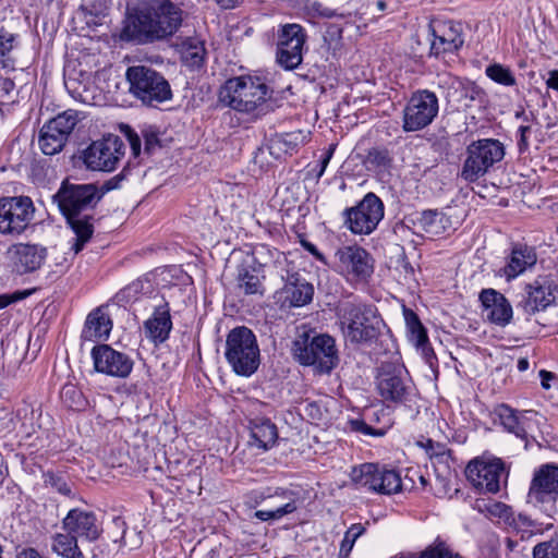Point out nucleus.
Here are the masks:
<instances>
[{
    "label": "nucleus",
    "instance_id": "obj_1",
    "mask_svg": "<svg viewBox=\"0 0 558 558\" xmlns=\"http://www.w3.org/2000/svg\"><path fill=\"white\" fill-rule=\"evenodd\" d=\"M183 10L171 0H147L128 9L120 38L140 45L172 36L182 25Z\"/></svg>",
    "mask_w": 558,
    "mask_h": 558
},
{
    "label": "nucleus",
    "instance_id": "obj_2",
    "mask_svg": "<svg viewBox=\"0 0 558 558\" xmlns=\"http://www.w3.org/2000/svg\"><path fill=\"white\" fill-rule=\"evenodd\" d=\"M105 195L93 183H71L63 181L53 196L61 214L75 234L72 250L80 253L94 233L93 210Z\"/></svg>",
    "mask_w": 558,
    "mask_h": 558
},
{
    "label": "nucleus",
    "instance_id": "obj_3",
    "mask_svg": "<svg viewBox=\"0 0 558 558\" xmlns=\"http://www.w3.org/2000/svg\"><path fill=\"white\" fill-rule=\"evenodd\" d=\"M271 90L259 76L241 75L226 81L220 90V100L231 109L255 118L269 111Z\"/></svg>",
    "mask_w": 558,
    "mask_h": 558
},
{
    "label": "nucleus",
    "instance_id": "obj_4",
    "mask_svg": "<svg viewBox=\"0 0 558 558\" xmlns=\"http://www.w3.org/2000/svg\"><path fill=\"white\" fill-rule=\"evenodd\" d=\"M344 338L351 343H366L377 338L383 325L373 305L349 302L339 310Z\"/></svg>",
    "mask_w": 558,
    "mask_h": 558
},
{
    "label": "nucleus",
    "instance_id": "obj_5",
    "mask_svg": "<svg viewBox=\"0 0 558 558\" xmlns=\"http://www.w3.org/2000/svg\"><path fill=\"white\" fill-rule=\"evenodd\" d=\"M225 357L236 375H253L260 364L259 347L254 332L245 326L231 329L226 339Z\"/></svg>",
    "mask_w": 558,
    "mask_h": 558
},
{
    "label": "nucleus",
    "instance_id": "obj_6",
    "mask_svg": "<svg viewBox=\"0 0 558 558\" xmlns=\"http://www.w3.org/2000/svg\"><path fill=\"white\" fill-rule=\"evenodd\" d=\"M293 356L300 364L313 366L320 374L330 373L338 364L335 339L328 335H300L293 342Z\"/></svg>",
    "mask_w": 558,
    "mask_h": 558
},
{
    "label": "nucleus",
    "instance_id": "obj_7",
    "mask_svg": "<svg viewBox=\"0 0 558 558\" xmlns=\"http://www.w3.org/2000/svg\"><path fill=\"white\" fill-rule=\"evenodd\" d=\"M505 154V146L498 140L482 138L472 142L466 147V158L461 169V178L470 183L476 182L496 163L500 162Z\"/></svg>",
    "mask_w": 558,
    "mask_h": 558
},
{
    "label": "nucleus",
    "instance_id": "obj_8",
    "mask_svg": "<svg viewBox=\"0 0 558 558\" xmlns=\"http://www.w3.org/2000/svg\"><path fill=\"white\" fill-rule=\"evenodd\" d=\"M130 93L144 105L163 102L172 97L170 84L162 74L146 65H133L126 70Z\"/></svg>",
    "mask_w": 558,
    "mask_h": 558
},
{
    "label": "nucleus",
    "instance_id": "obj_9",
    "mask_svg": "<svg viewBox=\"0 0 558 558\" xmlns=\"http://www.w3.org/2000/svg\"><path fill=\"white\" fill-rule=\"evenodd\" d=\"M376 389L385 402L405 404L415 396V387L408 371L393 363H383L376 375Z\"/></svg>",
    "mask_w": 558,
    "mask_h": 558
},
{
    "label": "nucleus",
    "instance_id": "obj_10",
    "mask_svg": "<svg viewBox=\"0 0 558 558\" xmlns=\"http://www.w3.org/2000/svg\"><path fill=\"white\" fill-rule=\"evenodd\" d=\"M384 215L383 201L369 192L355 206L343 210V225L353 234L368 235L377 229Z\"/></svg>",
    "mask_w": 558,
    "mask_h": 558
},
{
    "label": "nucleus",
    "instance_id": "obj_11",
    "mask_svg": "<svg viewBox=\"0 0 558 558\" xmlns=\"http://www.w3.org/2000/svg\"><path fill=\"white\" fill-rule=\"evenodd\" d=\"M351 480L357 487L371 493L392 495L402 490L399 472L375 463H364L353 468Z\"/></svg>",
    "mask_w": 558,
    "mask_h": 558
},
{
    "label": "nucleus",
    "instance_id": "obj_12",
    "mask_svg": "<svg viewBox=\"0 0 558 558\" xmlns=\"http://www.w3.org/2000/svg\"><path fill=\"white\" fill-rule=\"evenodd\" d=\"M335 267L348 281L365 283L374 272V258L359 245H348L335 253Z\"/></svg>",
    "mask_w": 558,
    "mask_h": 558
},
{
    "label": "nucleus",
    "instance_id": "obj_13",
    "mask_svg": "<svg viewBox=\"0 0 558 558\" xmlns=\"http://www.w3.org/2000/svg\"><path fill=\"white\" fill-rule=\"evenodd\" d=\"M35 214L33 201L28 196L0 198V233L20 235L31 225Z\"/></svg>",
    "mask_w": 558,
    "mask_h": 558
},
{
    "label": "nucleus",
    "instance_id": "obj_14",
    "mask_svg": "<svg viewBox=\"0 0 558 558\" xmlns=\"http://www.w3.org/2000/svg\"><path fill=\"white\" fill-rule=\"evenodd\" d=\"M437 85L444 89L447 101L457 110H466L474 104L482 105L486 100V93L474 82L448 72L437 75Z\"/></svg>",
    "mask_w": 558,
    "mask_h": 558
},
{
    "label": "nucleus",
    "instance_id": "obj_15",
    "mask_svg": "<svg viewBox=\"0 0 558 558\" xmlns=\"http://www.w3.org/2000/svg\"><path fill=\"white\" fill-rule=\"evenodd\" d=\"M438 98L435 93L420 89L412 94L403 109V130L415 132L428 126L437 117Z\"/></svg>",
    "mask_w": 558,
    "mask_h": 558
},
{
    "label": "nucleus",
    "instance_id": "obj_16",
    "mask_svg": "<svg viewBox=\"0 0 558 558\" xmlns=\"http://www.w3.org/2000/svg\"><path fill=\"white\" fill-rule=\"evenodd\" d=\"M125 145L114 134L93 142L84 151L86 167L94 171H113L124 156Z\"/></svg>",
    "mask_w": 558,
    "mask_h": 558
},
{
    "label": "nucleus",
    "instance_id": "obj_17",
    "mask_svg": "<svg viewBox=\"0 0 558 558\" xmlns=\"http://www.w3.org/2000/svg\"><path fill=\"white\" fill-rule=\"evenodd\" d=\"M558 284L551 275H538L524 287V294L518 302L517 308L532 316L556 303Z\"/></svg>",
    "mask_w": 558,
    "mask_h": 558
},
{
    "label": "nucleus",
    "instance_id": "obj_18",
    "mask_svg": "<svg viewBox=\"0 0 558 558\" xmlns=\"http://www.w3.org/2000/svg\"><path fill=\"white\" fill-rule=\"evenodd\" d=\"M5 259L11 271L23 276L37 271L45 264L47 247L37 243H14L5 251Z\"/></svg>",
    "mask_w": 558,
    "mask_h": 558
},
{
    "label": "nucleus",
    "instance_id": "obj_19",
    "mask_svg": "<svg viewBox=\"0 0 558 558\" xmlns=\"http://www.w3.org/2000/svg\"><path fill=\"white\" fill-rule=\"evenodd\" d=\"M306 35L299 24L282 27L277 47V62L286 70L296 69L303 60Z\"/></svg>",
    "mask_w": 558,
    "mask_h": 558
},
{
    "label": "nucleus",
    "instance_id": "obj_20",
    "mask_svg": "<svg viewBox=\"0 0 558 558\" xmlns=\"http://www.w3.org/2000/svg\"><path fill=\"white\" fill-rule=\"evenodd\" d=\"M90 355L98 373L126 378L133 369V360L126 353L117 351L109 344L95 345Z\"/></svg>",
    "mask_w": 558,
    "mask_h": 558
},
{
    "label": "nucleus",
    "instance_id": "obj_21",
    "mask_svg": "<svg viewBox=\"0 0 558 558\" xmlns=\"http://www.w3.org/2000/svg\"><path fill=\"white\" fill-rule=\"evenodd\" d=\"M469 481L478 489L487 493H497L500 481L506 476L505 464L500 459L471 461L465 470Z\"/></svg>",
    "mask_w": 558,
    "mask_h": 558
},
{
    "label": "nucleus",
    "instance_id": "obj_22",
    "mask_svg": "<svg viewBox=\"0 0 558 558\" xmlns=\"http://www.w3.org/2000/svg\"><path fill=\"white\" fill-rule=\"evenodd\" d=\"M558 499V466L545 464L534 472L527 501L534 506L553 505Z\"/></svg>",
    "mask_w": 558,
    "mask_h": 558
},
{
    "label": "nucleus",
    "instance_id": "obj_23",
    "mask_svg": "<svg viewBox=\"0 0 558 558\" xmlns=\"http://www.w3.org/2000/svg\"><path fill=\"white\" fill-rule=\"evenodd\" d=\"M62 527L65 532L73 534L76 538H83L88 542L97 541L102 526L93 511H86L80 508L71 509L62 520Z\"/></svg>",
    "mask_w": 558,
    "mask_h": 558
},
{
    "label": "nucleus",
    "instance_id": "obj_24",
    "mask_svg": "<svg viewBox=\"0 0 558 558\" xmlns=\"http://www.w3.org/2000/svg\"><path fill=\"white\" fill-rule=\"evenodd\" d=\"M433 40L430 54L438 57L442 53L458 51L464 44L461 23L453 21L438 22L430 26Z\"/></svg>",
    "mask_w": 558,
    "mask_h": 558
},
{
    "label": "nucleus",
    "instance_id": "obj_25",
    "mask_svg": "<svg viewBox=\"0 0 558 558\" xmlns=\"http://www.w3.org/2000/svg\"><path fill=\"white\" fill-rule=\"evenodd\" d=\"M537 262V254L534 247L522 243L512 245L502 274L507 280H512L524 271L531 269Z\"/></svg>",
    "mask_w": 558,
    "mask_h": 558
},
{
    "label": "nucleus",
    "instance_id": "obj_26",
    "mask_svg": "<svg viewBox=\"0 0 558 558\" xmlns=\"http://www.w3.org/2000/svg\"><path fill=\"white\" fill-rule=\"evenodd\" d=\"M264 276L254 260L245 259L236 267L235 290L243 295H264Z\"/></svg>",
    "mask_w": 558,
    "mask_h": 558
},
{
    "label": "nucleus",
    "instance_id": "obj_27",
    "mask_svg": "<svg viewBox=\"0 0 558 558\" xmlns=\"http://www.w3.org/2000/svg\"><path fill=\"white\" fill-rule=\"evenodd\" d=\"M482 305L488 311V319L498 325L506 326L512 318V306L504 294L494 289H484L480 293Z\"/></svg>",
    "mask_w": 558,
    "mask_h": 558
},
{
    "label": "nucleus",
    "instance_id": "obj_28",
    "mask_svg": "<svg viewBox=\"0 0 558 558\" xmlns=\"http://www.w3.org/2000/svg\"><path fill=\"white\" fill-rule=\"evenodd\" d=\"M171 329L170 306L167 302H162L155 306L153 315L145 320V335L153 343L160 344L169 338Z\"/></svg>",
    "mask_w": 558,
    "mask_h": 558
},
{
    "label": "nucleus",
    "instance_id": "obj_29",
    "mask_svg": "<svg viewBox=\"0 0 558 558\" xmlns=\"http://www.w3.org/2000/svg\"><path fill=\"white\" fill-rule=\"evenodd\" d=\"M494 414L507 432L527 441L529 429L532 425L526 415L527 412H518L508 404L501 403L494 409Z\"/></svg>",
    "mask_w": 558,
    "mask_h": 558
},
{
    "label": "nucleus",
    "instance_id": "obj_30",
    "mask_svg": "<svg viewBox=\"0 0 558 558\" xmlns=\"http://www.w3.org/2000/svg\"><path fill=\"white\" fill-rule=\"evenodd\" d=\"M112 329L109 315L100 307L92 311L85 320L82 339L85 341L106 340Z\"/></svg>",
    "mask_w": 558,
    "mask_h": 558
},
{
    "label": "nucleus",
    "instance_id": "obj_31",
    "mask_svg": "<svg viewBox=\"0 0 558 558\" xmlns=\"http://www.w3.org/2000/svg\"><path fill=\"white\" fill-rule=\"evenodd\" d=\"M123 134L126 137L132 155L138 157L141 155L142 138L144 140V153L153 155L156 149L160 148V140L158 131L153 126H147L142 130V137L129 125L122 128Z\"/></svg>",
    "mask_w": 558,
    "mask_h": 558
},
{
    "label": "nucleus",
    "instance_id": "obj_32",
    "mask_svg": "<svg viewBox=\"0 0 558 558\" xmlns=\"http://www.w3.org/2000/svg\"><path fill=\"white\" fill-rule=\"evenodd\" d=\"M414 226L429 235H441L452 229V221L447 214L437 209H426L413 220Z\"/></svg>",
    "mask_w": 558,
    "mask_h": 558
},
{
    "label": "nucleus",
    "instance_id": "obj_33",
    "mask_svg": "<svg viewBox=\"0 0 558 558\" xmlns=\"http://www.w3.org/2000/svg\"><path fill=\"white\" fill-rule=\"evenodd\" d=\"M284 302L291 307H301L312 302L314 288L296 275H291L283 287Z\"/></svg>",
    "mask_w": 558,
    "mask_h": 558
},
{
    "label": "nucleus",
    "instance_id": "obj_34",
    "mask_svg": "<svg viewBox=\"0 0 558 558\" xmlns=\"http://www.w3.org/2000/svg\"><path fill=\"white\" fill-rule=\"evenodd\" d=\"M251 445L259 449L271 448L278 439L277 426L269 418L251 421Z\"/></svg>",
    "mask_w": 558,
    "mask_h": 558
},
{
    "label": "nucleus",
    "instance_id": "obj_35",
    "mask_svg": "<svg viewBox=\"0 0 558 558\" xmlns=\"http://www.w3.org/2000/svg\"><path fill=\"white\" fill-rule=\"evenodd\" d=\"M206 57L205 44L197 37H189L181 45V58L185 65L199 68Z\"/></svg>",
    "mask_w": 558,
    "mask_h": 558
},
{
    "label": "nucleus",
    "instance_id": "obj_36",
    "mask_svg": "<svg viewBox=\"0 0 558 558\" xmlns=\"http://www.w3.org/2000/svg\"><path fill=\"white\" fill-rule=\"evenodd\" d=\"M52 551L63 558H86L77 545V538L71 533H57L52 537Z\"/></svg>",
    "mask_w": 558,
    "mask_h": 558
},
{
    "label": "nucleus",
    "instance_id": "obj_37",
    "mask_svg": "<svg viewBox=\"0 0 558 558\" xmlns=\"http://www.w3.org/2000/svg\"><path fill=\"white\" fill-rule=\"evenodd\" d=\"M68 138L62 135V132L51 131L44 124L40 129L38 136V145L45 155H56L62 150Z\"/></svg>",
    "mask_w": 558,
    "mask_h": 558
},
{
    "label": "nucleus",
    "instance_id": "obj_38",
    "mask_svg": "<svg viewBox=\"0 0 558 558\" xmlns=\"http://www.w3.org/2000/svg\"><path fill=\"white\" fill-rule=\"evenodd\" d=\"M78 121V112L76 110L69 109L50 119L45 124H47L48 130L62 132V135L69 138V135L72 133Z\"/></svg>",
    "mask_w": 558,
    "mask_h": 558
},
{
    "label": "nucleus",
    "instance_id": "obj_39",
    "mask_svg": "<svg viewBox=\"0 0 558 558\" xmlns=\"http://www.w3.org/2000/svg\"><path fill=\"white\" fill-rule=\"evenodd\" d=\"M403 315L410 335V340L414 342L415 345L427 342V332L418 316L412 310L405 307L403 308Z\"/></svg>",
    "mask_w": 558,
    "mask_h": 558
},
{
    "label": "nucleus",
    "instance_id": "obj_40",
    "mask_svg": "<svg viewBox=\"0 0 558 558\" xmlns=\"http://www.w3.org/2000/svg\"><path fill=\"white\" fill-rule=\"evenodd\" d=\"M60 398L66 408L75 411L84 410L88 403L83 392L73 384H66L62 387Z\"/></svg>",
    "mask_w": 558,
    "mask_h": 558
},
{
    "label": "nucleus",
    "instance_id": "obj_41",
    "mask_svg": "<svg viewBox=\"0 0 558 558\" xmlns=\"http://www.w3.org/2000/svg\"><path fill=\"white\" fill-rule=\"evenodd\" d=\"M485 74L495 83L504 86H513L517 83L515 76L511 70L500 63L488 65L485 70Z\"/></svg>",
    "mask_w": 558,
    "mask_h": 558
},
{
    "label": "nucleus",
    "instance_id": "obj_42",
    "mask_svg": "<svg viewBox=\"0 0 558 558\" xmlns=\"http://www.w3.org/2000/svg\"><path fill=\"white\" fill-rule=\"evenodd\" d=\"M507 526L522 533V537H524L525 534L531 535L539 531L538 524L529 515L523 513H514L513 510Z\"/></svg>",
    "mask_w": 558,
    "mask_h": 558
},
{
    "label": "nucleus",
    "instance_id": "obj_43",
    "mask_svg": "<svg viewBox=\"0 0 558 558\" xmlns=\"http://www.w3.org/2000/svg\"><path fill=\"white\" fill-rule=\"evenodd\" d=\"M366 531V527L361 523L352 524L344 533L343 539L340 544L339 556L341 558H348L353 546L359 537H361Z\"/></svg>",
    "mask_w": 558,
    "mask_h": 558
},
{
    "label": "nucleus",
    "instance_id": "obj_44",
    "mask_svg": "<svg viewBox=\"0 0 558 558\" xmlns=\"http://www.w3.org/2000/svg\"><path fill=\"white\" fill-rule=\"evenodd\" d=\"M296 510V505L294 501H290L284 504L283 506H279L275 509L270 510H257L255 512V518L260 521H275L279 520L286 514H290Z\"/></svg>",
    "mask_w": 558,
    "mask_h": 558
},
{
    "label": "nucleus",
    "instance_id": "obj_45",
    "mask_svg": "<svg viewBox=\"0 0 558 558\" xmlns=\"http://www.w3.org/2000/svg\"><path fill=\"white\" fill-rule=\"evenodd\" d=\"M310 133L301 130L283 133L279 136V142L286 146V151L294 150L300 145H304L308 141Z\"/></svg>",
    "mask_w": 558,
    "mask_h": 558
},
{
    "label": "nucleus",
    "instance_id": "obj_46",
    "mask_svg": "<svg viewBox=\"0 0 558 558\" xmlns=\"http://www.w3.org/2000/svg\"><path fill=\"white\" fill-rule=\"evenodd\" d=\"M532 554L533 558H558V538L538 543Z\"/></svg>",
    "mask_w": 558,
    "mask_h": 558
},
{
    "label": "nucleus",
    "instance_id": "obj_47",
    "mask_svg": "<svg viewBox=\"0 0 558 558\" xmlns=\"http://www.w3.org/2000/svg\"><path fill=\"white\" fill-rule=\"evenodd\" d=\"M485 508L490 517L497 518L506 525L512 515V508L498 501L485 504Z\"/></svg>",
    "mask_w": 558,
    "mask_h": 558
},
{
    "label": "nucleus",
    "instance_id": "obj_48",
    "mask_svg": "<svg viewBox=\"0 0 558 558\" xmlns=\"http://www.w3.org/2000/svg\"><path fill=\"white\" fill-rule=\"evenodd\" d=\"M109 0H93L81 4L80 9L94 17L105 16L109 9Z\"/></svg>",
    "mask_w": 558,
    "mask_h": 558
},
{
    "label": "nucleus",
    "instance_id": "obj_49",
    "mask_svg": "<svg viewBox=\"0 0 558 558\" xmlns=\"http://www.w3.org/2000/svg\"><path fill=\"white\" fill-rule=\"evenodd\" d=\"M368 161L369 163L376 167H388L391 162V158L389 156L388 150L386 149H373L368 153Z\"/></svg>",
    "mask_w": 558,
    "mask_h": 558
},
{
    "label": "nucleus",
    "instance_id": "obj_50",
    "mask_svg": "<svg viewBox=\"0 0 558 558\" xmlns=\"http://www.w3.org/2000/svg\"><path fill=\"white\" fill-rule=\"evenodd\" d=\"M46 483L50 485L54 490L58 493L64 495V496H71L72 495V488L71 486L60 476H57L54 474H48L46 478Z\"/></svg>",
    "mask_w": 558,
    "mask_h": 558
},
{
    "label": "nucleus",
    "instance_id": "obj_51",
    "mask_svg": "<svg viewBox=\"0 0 558 558\" xmlns=\"http://www.w3.org/2000/svg\"><path fill=\"white\" fill-rule=\"evenodd\" d=\"M32 291L23 290L15 291L13 293L0 294V310L9 306L10 304L16 303L29 296Z\"/></svg>",
    "mask_w": 558,
    "mask_h": 558
},
{
    "label": "nucleus",
    "instance_id": "obj_52",
    "mask_svg": "<svg viewBox=\"0 0 558 558\" xmlns=\"http://www.w3.org/2000/svg\"><path fill=\"white\" fill-rule=\"evenodd\" d=\"M14 40V35L0 28V58L4 57L13 49Z\"/></svg>",
    "mask_w": 558,
    "mask_h": 558
},
{
    "label": "nucleus",
    "instance_id": "obj_53",
    "mask_svg": "<svg viewBox=\"0 0 558 558\" xmlns=\"http://www.w3.org/2000/svg\"><path fill=\"white\" fill-rule=\"evenodd\" d=\"M531 131V126L529 125H521L518 129V133L520 135V140L518 142V148L520 153H524L529 148V142H527V134Z\"/></svg>",
    "mask_w": 558,
    "mask_h": 558
},
{
    "label": "nucleus",
    "instance_id": "obj_54",
    "mask_svg": "<svg viewBox=\"0 0 558 558\" xmlns=\"http://www.w3.org/2000/svg\"><path fill=\"white\" fill-rule=\"evenodd\" d=\"M422 350V354L424 356L425 362L433 368L437 359L434 353V350L430 348L428 341L424 344L415 345Z\"/></svg>",
    "mask_w": 558,
    "mask_h": 558
},
{
    "label": "nucleus",
    "instance_id": "obj_55",
    "mask_svg": "<svg viewBox=\"0 0 558 558\" xmlns=\"http://www.w3.org/2000/svg\"><path fill=\"white\" fill-rule=\"evenodd\" d=\"M335 149H336V145L331 144L328 147V149L325 151L324 156L322 157V159L319 161V170L317 172V178H320L324 174L330 159L332 158Z\"/></svg>",
    "mask_w": 558,
    "mask_h": 558
},
{
    "label": "nucleus",
    "instance_id": "obj_56",
    "mask_svg": "<svg viewBox=\"0 0 558 558\" xmlns=\"http://www.w3.org/2000/svg\"><path fill=\"white\" fill-rule=\"evenodd\" d=\"M351 427L355 432H360V433H363L365 435H373V427L367 425L362 420H353V421H351Z\"/></svg>",
    "mask_w": 558,
    "mask_h": 558
},
{
    "label": "nucleus",
    "instance_id": "obj_57",
    "mask_svg": "<svg viewBox=\"0 0 558 558\" xmlns=\"http://www.w3.org/2000/svg\"><path fill=\"white\" fill-rule=\"evenodd\" d=\"M546 87L558 93V70H550L545 81Z\"/></svg>",
    "mask_w": 558,
    "mask_h": 558
},
{
    "label": "nucleus",
    "instance_id": "obj_58",
    "mask_svg": "<svg viewBox=\"0 0 558 558\" xmlns=\"http://www.w3.org/2000/svg\"><path fill=\"white\" fill-rule=\"evenodd\" d=\"M15 558H46L37 549L27 547L17 551Z\"/></svg>",
    "mask_w": 558,
    "mask_h": 558
},
{
    "label": "nucleus",
    "instance_id": "obj_59",
    "mask_svg": "<svg viewBox=\"0 0 558 558\" xmlns=\"http://www.w3.org/2000/svg\"><path fill=\"white\" fill-rule=\"evenodd\" d=\"M149 288H150V281L147 278H145V279H138V280L134 281L129 287V290H132L135 293H137V292H143L145 290H148Z\"/></svg>",
    "mask_w": 558,
    "mask_h": 558
},
{
    "label": "nucleus",
    "instance_id": "obj_60",
    "mask_svg": "<svg viewBox=\"0 0 558 558\" xmlns=\"http://www.w3.org/2000/svg\"><path fill=\"white\" fill-rule=\"evenodd\" d=\"M215 2L221 10H231L240 5L243 0H215Z\"/></svg>",
    "mask_w": 558,
    "mask_h": 558
},
{
    "label": "nucleus",
    "instance_id": "obj_61",
    "mask_svg": "<svg viewBox=\"0 0 558 558\" xmlns=\"http://www.w3.org/2000/svg\"><path fill=\"white\" fill-rule=\"evenodd\" d=\"M120 181V178L119 177H114L112 178L111 180L107 181L101 189H99V191H104L105 193L110 191V190H113V189H117L118 187V182Z\"/></svg>",
    "mask_w": 558,
    "mask_h": 558
},
{
    "label": "nucleus",
    "instance_id": "obj_62",
    "mask_svg": "<svg viewBox=\"0 0 558 558\" xmlns=\"http://www.w3.org/2000/svg\"><path fill=\"white\" fill-rule=\"evenodd\" d=\"M539 377H541V379H542V386H543V388L548 389V388H549L548 380H550V379L554 377V375H553L550 372H547V371H545V369H542V371L539 372Z\"/></svg>",
    "mask_w": 558,
    "mask_h": 558
},
{
    "label": "nucleus",
    "instance_id": "obj_63",
    "mask_svg": "<svg viewBox=\"0 0 558 558\" xmlns=\"http://www.w3.org/2000/svg\"><path fill=\"white\" fill-rule=\"evenodd\" d=\"M0 87L7 94H9L14 88V83L10 78H3L0 81Z\"/></svg>",
    "mask_w": 558,
    "mask_h": 558
},
{
    "label": "nucleus",
    "instance_id": "obj_64",
    "mask_svg": "<svg viewBox=\"0 0 558 558\" xmlns=\"http://www.w3.org/2000/svg\"><path fill=\"white\" fill-rule=\"evenodd\" d=\"M304 247L312 253L317 259L323 260V255L318 252L317 247L312 243H304Z\"/></svg>",
    "mask_w": 558,
    "mask_h": 558
}]
</instances>
